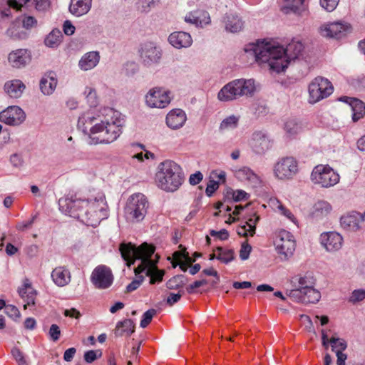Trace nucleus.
Instances as JSON below:
<instances>
[{"label": "nucleus", "instance_id": "nucleus-55", "mask_svg": "<svg viewBox=\"0 0 365 365\" xmlns=\"http://www.w3.org/2000/svg\"><path fill=\"white\" fill-rule=\"evenodd\" d=\"M250 195L242 190H237L232 192V199L235 202H241L248 200Z\"/></svg>", "mask_w": 365, "mask_h": 365}, {"label": "nucleus", "instance_id": "nucleus-54", "mask_svg": "<svg viewBox=\"0 0 365 365\" xmlns=\"http://www.w3.org/2000/svg\"><path fill=\"white\" fill-rule=\"evenodd\" d=\"M252 247L247 242H243L240 250V257L242 260H246L249 258Z\"/></svg>", "mask_w": 365, "mask_h": 365}, {"label": "nucleus", "instance_id": "nucleus-47", "mask_svg": "<svg viewBox=\"0 0 365 365\" xmlns=\"http://www.w3.org/2000/svg\"><path fill=\"white\" fill-rule=\"evenodd\" d=\"M329 342L331 346V350L335 352L336 350H340L341 351H343L347 347L346 342L342 339L332 336L330 339Z\"/></svg>", "mask_w": 365, "mask_h": 365}, {"label": "nucleus", "instance_id": "nucleus-56", "mask_svg": "<svg viewBox=\"0 0 365 365\" xmlns=\"http://www.w3.org/2000/svg\"><path fill=\"white\" fill-rule=\"evenodd\" d=\"M48 335L51 339L53 340V341H58L61 336V330L59 327L56 324H53L50 327Z\"/></svg>", "mask_w": 365, "mask_h": 365}, {"label": "nucleus", "instance_id": "nucleus-51", "mask_svg": "<svg viewBox=\"0 0 365 365\" xmlns=\"http://www.w3.org/2000/svg\"><path fill=\"white\" fill-rule=\"evenodd\" d=\"M36 217H37V215H35L31 217V220H29L27 221H21V222H17V224L16 225V229L18 231L24 232L26 230L31 228Z\"/></svg>", "mask_w": 365, "mask_h": 365}, {"label": "nucleus", "instance_id": "nucleus-49", "mask_svg": "<svg viewBox=\"0 0 365 365\" xmlns=\"http://www.w3.org/2000/svg\"><path fill=\"white\" fill-rule=\"evenodd\" d=\"M11 352L13 358L16 360L18 365H28L24 353L18 347H14Z\"/></svg>", "mask_w": 365, "mask_h": 365}, {"label": "nucleus", "instance_id": "nucleus-23", "mask_svg": "<svg viewBox=\"0 0 365 365\" xmlns=\"http://www.w3.org/2000/svg\"><path fill=\"white\" fill-rule=\"evenodd\" d=\"M222 21L225 25V31L227 32H240L244 27V21L237 13H226L222 17Z\"/></svg>", "mask_w": 365, "mask_h": 365}, {"label": "nucleus", "instance_id": "nucleus-34", "mask_svg": "<svg viewBox=\"0 0 365 365\" xmlns=\"http://www.w3.org/2000/svg\"><path fill=\"white\" fill-rule=\"evenodd\" d=\"M53 282L58 287H63L70 282V272L64 267H56L51 272Z\"/></svg>", "mask_w": 365, "mask_h": 365}, {"label": "nucleus", "instance_id": "nucleus-17", "mask_svg": "<svg viewBox=\"0 0 365 365\" xmlns=\"http://www.w3.org/2000/svg\"><path fill=\"white\" fill-rule=\"evenodd\" d=\"M351 32V27L347 24L336 21L325 24L321 27V35L325 37L341 38Z\"/></svg>", "mask_w": 365, "mask_h": 365}, {"label": "nucleus", "instance_id": "nucleus-1", "mask_svg": "<svg viewBox=\"0 0 365 365\" xmlns=\"http://www.w3.org/2000/svg\"><path fill=\"white\" fill-rule=\"evenodd\" d=\"M125 119L122 114L111 108L103 109L102 116H95L92 113L81 115L78 126L88 135L91 145L111 143L120 135Z\"/></svg>", "mask_w": 365, "mask_h": 365}, {"label": "nucleus", "instance_id": "nucleus-25", "mask_svg": "<svg viewBox=\"0 0 365 365\" xmlns=\"http://www.w3.org/2000/svg\"><path fill=\"white\" fill-rule=\"evenodd\" d=\"M169 43L176 48H188L192 43V38L190 34L184 31H175L170 34Z\"/></svg>", "mask_w": 365, "mask_h": 365}, {"label": "nucleus", "instance_id": "nucleus-14", "mask_svg": "<svg viewBox=\"0 0 365 365\" xmlns=\"http://www.w3.org/2000/svg\"><path fill=\"white\" fill-rule=\"evenodd\" d=\"M111 269L106 265H98L92 272L91 281L99 289L109 288L113 282Z\"/></svg>", "mask_w": 365, "mask_h": 365}, {"label": "nucleus", "instance_id": "nucleus-12", "mask_svg": "<svg viewBox=\"0 0 365 365\" xmlns=\"http://www.w3.org/2000/svg\"><path fill=\"white\" fill-rule=\"evenodd\" d=\"M149 247H155L144 243L138 248L130 242L121 243L119 247V251L122 258L126 262L128 266H130V264H133L135 260H139V264H142L144 257H147V254H148V251Z\"/></svg>", "mask_w": 365, "mask_h": 365}, {"label": "nucleus", "instance_id": "nucleus-27", "mask_svg": "<svg viewBox=\"0 0 365 365\" xmlns=\"http://www.w3.org/2000/svg\"><path fill=\"white\" fill-rule=\"evenodd\" d=\"M100 61V54L98 51L86 53L78 61V67L82 71H89L94 68Z\"/></svg>", "mask_w": 365, "mask_h": 365}, {"label": "nucleus", "instance_id": "nucleus-13", "mask_svg": "<svg viewBox=\"0 0 365 365\" xmlns=\"http://www.w3.org/2000/svg\"><path fill=\"white\" fill-rule=\"evenodd\" d=\"M274 176L279 180H290L298 173V162L293 157H284L274 165Z\"/></svg>", "mask_w": 365, "mask_h": 365}, {"label": "nucleus", "instance_id": "nucleus-45", "mask_svg": "<svg viewBox=\"0 0 365 365\" xmlns=\"http://www.w3.org/2000/svg\"><path fill=\"white\" fill-rule=\"evenodd\" d=\"M84 94L87 100V103L91 107H96L98 105V98L96 91L91 87H86Z\"/></svg>", "mask_w": 365, "mask_h": 365}, {"label": "nucleus", "instance_id": "nucleus-31", "mask_svg": "<svg viewBox=\"0 0 365 365\" xmlns=\"http://www.w3.org/2000/svg\"><path fill=\"white\" fill-rule=\"evenodd\" d=\"M18 292L20 297L26 303L24 305V309H27L28 307L34 305L36 292L31 286V284L28 282V280L24 283L22 287L19 288Z\"/></svg>", "mask_w": 365, "mask_h": 365}, {"label": "nucleus", "instance_id": "nucleus-64", "mask_svg": "<svg viewBox=\"0 0 365 365\" xmlns=\"http://www.w3.org/2000/svg\"><path fill=\"white\" fill-rule=\"evenodd\" d=\"M63 30L65 34L71 36L74 34L76 28L68 20H66L63 23Z\"/></svg>", "mask_w": 365, "mask_h": 365}, {"label": "nucleus", "instance_id": "nucleus-38", "mask_svg": "<svg viewBox=\"0 0 365 365\" xmlns=\"http://www.w3.org/2000/svg\"><path fill=\"white\" fill-rule=\"evenodd\" d=\"M284 129L288 137L294 138L302 131V125L300 122L292 118L285 122Z\"/></svg>", "mask_w": 365, "mask_h": 365}, {"label": "nucleus", "instance_id": "nucleus-7", "mask_svg": "<svg viewBox=\"0 0 365 365\" xmlns=\"http://www.w3.org/2000/svg\"><path fill=\"white\" fill-rule=\"evenodd\" d=\"M155 248L149 247L147 257H144L142 264H138L135 269V274L145 273L146 276L150 277V284L161 282L163 277V272L157 267L159 257L155 255Z\"/></svg>", "mask_w": 365, "mask_h": 365}, {"label": "nucleus", "instance_id": "nucleus-39", "mask_svg": "<svg viewBox=\"0 0 365 365\" xmlns=\"http://www.w3.org/2000/svg\"><path fill=\"white\" fill-rule=\"evenodd\" d=\"M62 37H63V35L60 30L53 29L46 37V38L44 40L45 45L50 48H56L61 42Z\"/></svg>", "mask_w": 365, "mask_h": 365}, {"label": "nucleus", "instance_id": "nucleus-46", "mask_svg": "<svg viewBox=\"0 0 365 365\" xmlns=\"http://www.w3.org/2000/svg\"><path fill=\"white\" fill-rule=\"evenodd\" d=\"M272 203L277 206L281 215L285 216L287 218H288L294 223H296V218L294 217L292 212L287 207H285L278 200H275L274 201L272 202Z\"/></svg>", "mask_w": 365, "mask_h": 365}, {"label": "nucleus", "instance_id": "nucleus-19", "mask_svg": "<svg viewBox=\"0 0 365 365\" xmlns=\"http://www.w3.org/2000/svg\"><path fill=\"white\" fill-rule=\"evenodd\" d=\"M250 146L256 154L262 155L271 148L272 143L267 133L255 131L252 135Z\"/></svg>", "mask_w": 365, "mask_h": 365}, {"label": "nucleus", "instance_id": "nucleus-53", "mask_svg": "<svg viewBox=\"0 0 365 365\" xmlns=\"http://www.w3.org/2000/svg\"><path fill=\"white\" fill-rule=\"evenodd\" d=\"M339 0H320L321 6L327 11H333L337 6Z\"/></svg>", "mask_w": 365, "mask_h": 365}, {"label": "nucleus", "instance_id": "nucleus-22", "mask_svg": "<svg viewBox=\"0 0 365 365\" xmlns=\"http://www.w3.org/2000/svg\"><path fill=\"white\" fill-rule=\"evenodd\" d=\"M31 59V52L27 49L19 48L11 51L8 56L9 64L14 67L20 68L27 65Z\"/></svg>", "mask_w": 365, "mask_h": 365}, {"label": "nucleus", "instance_id": "nucleus-62", "mask_svg": "<svg viewBox=\"0 0 365 365\" xmlns=\"http://www.w3.org/2000/svg\"><path fill=\"white\" fill-rule=\"evenodd\" d=\"M212 237H217L222 240H225L229 237V233L225 229L220 231L211 230L210 232Z\"/></svg>", "mask_w": 365, "mask_h": 365}, {"label": "nucleus", "instance_id": "nucleus-9", "mask_svg": "<svg viewBox=\"0 0 365 365\" xmlns=\"http://www.w3.org/2000/svg\"><path fill=\"white\" fill-rule=\"evenodd\" d=\"M138 53L140 62L148 68L159 64L163 56L161 48L153 41L141 43Z\"/></svg>", "mask_w": 365, "mask_h": 365}, {"label": "nucleus", "instance_id": "nucleus-44", "mask_svg": "<svg viewBox=\"0 0 365 365\" xmlns=\"http://www.w3.org/2000/svg\"><path fill=\"white\" fill-rule=\"evenodd\" d=\"M159 2V0H138L137 9L138 11L143 13L149 12L156 4Z\"/></svg>", "mask_w": 365, "mask_h": 365}, {"label": "nucleus", "instance_id": "nucleus-37", "mask_svg": "<svg viewBox=\"0 0 365 365\" xmlns=\"http://www.w3.org/2000/svg\"><path fill=\"white\" fill-rule=\"evenodd\" d=\"M292 282L294 284L297 283V285H295V288L292 290H306L308 288L314 287V284L313 277L310 274H307L294 277Z\"/></svg>", "mask_w": 365, "mask_h": 365}, {"label": "nucleus", "instance_id": "nucleus-35", "mask_svg": "<svg viewBox=\"0 0 365 365\" xmlns=\"http://www.w3.org/2000/svg\"><path fill=\"white\" fill-rule=\"evenodd\" d=\"M331 210V205L328 202L319 200L314 205L311 215L314 219L318 220L327 217Z\"/></svg>", "mask_w": 365, "mask_h": 365}, {"label": "nucleus", "instance_id": "nucleus-29", "mask_svg": "<svg viewBox=\"0 0 365 365\" xmlns=\"http://www.w3.org/2000/svg\"><path fill=\"white\" fill-rule=\"evenodd\" d=\"M26 86L24 83L19 80L14 79L5 83L4 89L6 94L13 98H19L21 96Z\"/></svg>", "mask_w": 365, "mask_h": 365}, {"label": "nucleus", "instance_id": "nucleus-50", "mask_svg": "<svg viewBox=\"0 0 365 365\" xmlns=\"http://www.w3.org/2000/svg\"><path fill=\"white\" fill-rule=\"evenodd\" d=\"M365 299V290L362 289H355L352 292L349 302L355 304Z\"/></svg>", "mask_w": 365, "mask_h": 365}, {"label": "nucleus", "instance_id": "nucleus-36", "mask_svg": "<svg viewBox=\"0 0 365 365\" xmlns=\"http://www.w3.org/2000/svg\"><path fill=\"white\" fill-rule=\"evenodd\" d=\"M135 331V324L132 319H126L118 322L116 324L114 334L116 337L130 336Z\"/></svg>", "mask_w": 365, "mask_h": 365}, {"label": "nucleus", "instance_id": "nucleus-11", "mask_svg": "<svg viewBox=\"0 0 365 365\" xmlns=\"http://www.w3.org/2000/svg\"><path fill=\"white\" fill-rule=\"evenodd\" d=\"M274 246L280 259L287 260L293 255L296 242L291 232L282 230L276 237Z\"/></svg>", "mask_w": 365, "mask_h": 365}, {"label": "nucleus", "instance_id": "nucleus-3", "mask_svg": "<svg viewBox=\"0 0 365 365\" xmlns=\"http://www.w3.org/2000/svg\"><path fill=\"white\" fill-rule=\"evenodd\" d=\"M58 205L62 212L88 226L96 227L108 215L106 197L101 192L88 198L78 193L69 192L58 200Z\"/></svg>", "mask_w": 365, "mask_h": 365}, {"label": "nucleus", "instance_id": "nucleus-21", "mask_svg": "<svg viewBox=\"0 0 365 365\" xmlns=\"http://www.w3.org/2000/svg\"><path fill=\"white\" fill-rule=\"evenodd\" d=\"M320 242L327 251L335 252L341 248L343 237L336 232H323L320 235Z\"/></svg>", "mask_w": 365, "mask_h": 365}, {"label": "nucleus", "instance_id": "nucleus-24", "mask_svg": "<svg viewBox=\"0 0 365 365\" xmlns=\"http://www.w3.org/2000/svg\"><path fill=\"white\" fill-rule=\"evenodd\" d=\"M339 101L349 104L352 111V120L354 122H356L364 117L365 114V104L361 100L343 96L339 98Z\"/></svg>", "mask_w": 365, "mask_h": 365}, {"label": "nucleus", "instance_id": "nucleus-48", "mask_svg": "<svg viewBox=\"0 0 365 365\" xmlns=\"http://www.w3.org/2000/svg\"><path fill=\"white\" fill-rule=\"evenodd\" d=\"M157 311L155 309H150L146 311L142 317L140 326L142 328H145L152 321L153 317L156 314Z\"/></svg>", "mask_w": 365, "mask_h": 365}, {"label": "nucleus", "instance_id": "nucleus-5", "mask_svg": "<svg viewBox=\"0 0 365 365\" xmlns=\"http://www.w3.org/2000/svg\"><path fill=\"white\" fill-rule=\"evenodd\" d=\"M255 91L253 79L240 78L225 84L218 92L217 98L220 101L227 102L240 97L252 96Z\"/></svg>", "mask_w": 365, "mask_h": 365}, {"label": "nucleus", "instance_id": "nucleus-8", "mask_svg": "<svg viewBox=\"0 0 365 365\" xmlns=\"http://www.w3.org/2000/svg\"><path fill=\"white\" fill-rule=\"evenodd\" d=\"M312 182L322 187H333L339 182V175L329 165H317L311 173Z\"/></svg>", "mask_w": 365, "mask_h": 365}, {"label": "nucleus", "instance_id": "nucleus-57", "mask_svg": "<svg viewBox=\"0 0 365 365\" xmlns=\"http://www.w3.org/2000/svg\"><path fill=\"white\" fill-rule=\"evenodd\" d=\"M219 182L215 180H210L207 185L205 193L208 197H211L212 194L218 189Z\"/></svg>", "mask_w": 365, "mask_h": 365}, {"label": "nucleus", "instance_id": "nucleus-61", "mask_svg": "<svg viewBox=\"0 0 365 365\" xmlns=\"http://www.w3.org/2000/svg\"><path fill=\"white\" fill-rule=\"evenodd\" d=\"M203 178V175L200 171H197L195 173L190 175L189 178V182L192 185H196L199 184Z\"/></svg>", "mask_w": 365, "mask_h": 365}, {"label": "nucleus", "instance_id": "nucleus-6", "mask_svg": "<svg viewBox=\"0 0 365 365\" xmlns=\"http://www.w3.org/2000/svg\"><path fill=\"white\" fill-rule=\"evenodd\" d=\"M148 202L142 193H135L130 196L124 209L127 220L131 222L142 221L147 213Z\"/></svg>", "mask_w": 365, "mask_h": 365}, {"label": "nucleus", "instance_id": "nucleus-41", "mask_svg": "<svg viewBox=\"0 0 365 365\" xmlns=\"http://www.w3.org/2000/svg\"><path fill=\"white\" fill-rule=\"evenodd\" d=\"M304 0H284L285 4L282 6V11L288 14L291 12L299 13Z\"/></svg>", "mask_w": 365, "mask_h": 365}, {"label": "nucleus", "instance_id": "nucleus-28", "mask_svg": "<svg viewBox=\"0 0 365 365\" xmlns=\"http://www.w3.org/2000/svg\"><path fill=\"white\" fill-rule=\"evenodd\" d=\"M235 177L240 181L247 182L252 187H257L261 180L250 168L243 167L235 172Z\"/></svg>", "mask_w": 365, "mask_h": 365}, {"label": "nucleus", "instance_id": "nucleus-60", "mask_svg": "<svg viewBox=\"0 0 365 365\" xmlns=\"http://www.w3.org/2000/svg\"><path fill=\"white\" fill-rule=\"evenodd\" d=\"M5 312L10 317L19 318L20 317V312L19 309L14 305H7L6 307Z\"/></svg>", "mask_w": 365, "mask_h": 365}, {"label": "nucleus", "instance_id": "nucleus-59", "mask_svg": "<svg viewBox=\"0 0 365 365\" xmlns=\"http://www.w3.org/2000/svg\"><path fill=\"white\" fill-rule=\"evenodd\" d=\"M207 283L206 279H202V280H196L192 284L188 285L186 287V290L188 294H193L195 293V290L197 288L200 287L202 285H205Z\"/></svg>", "mask_w": 365, "mask_h": 365}, {"label": "nucleus", "instance_id": "nucleus-42", "mask_svg": "<svg viewBox=\"0 0 365 365\" xmlns=\"http://www.w3.org/2000/svg\"><path fill=\"white\" fill-rule=\"evenodd\" d=\"M239 120L240 117L235 115H232L225 118L220 125V130L222 131L237 128L238 125Z\"/></svg>", "mask_w": 365, "mask_h": 365}, {"label": "nucleus", "instance_id": "nucleus-32", "mask_svg": "<svg viewBox=\"0 0 365 365\" xmlns=\"http://www.w3.org/2000/svg\"><path fill=\"white\" fill-rule=\"evenodd\" d=\"M92 0H71L69 11L76 16L86 14L91 8Z\"/></svg>", "mask_w": 365, "mask_h": 365}, {"label": "nucleus", "instance_id": "nucleus-43", "mask_svg": "<svg viewBox=\"0 0 365 365\" xmlns=\"http://www.w3.org/2000/svg\"><path fill=\"white\" fill-rule=\"evenodd\" d=\"M204 19L202 21L199 16H195L192 13H190L185 17V21L187 23L193 24L197 26L202 24H209L210 23V17L207 12L203 13Z\"/></svg>", "mask_w": 365, "mask_h": 365}, {"label": "nucleus", "instance_id": "nucleus-30", "mask_svg": "<svg viewBox=\"0 0 365 365\" xmlns=\"http://www.w3.org/2000/svg\"><path fill=\"white\" fill-rule=\"evenodd\" d=\"M57 86V78L54 73L51 72L44 75L39 83L41 91L46 96L51 95Z\"/></svg>", "mask_w": 365, "mask_h": 365}, {"label": "nucleus", "instance_id": "nucleus-2", "mask_svg": "<svg viewBox=\"0 0 365 365\" xmlns=\"http://www.w3.org/2000/svg\"><path fill=\"white\" fill-rule=\"evenodd\" d=\"M304 46L299 41L292 40L286 48L264 40L246 45L245 51L252 55L259 64H267L277 73L284 71L292 61L303 56Z\"/></svg>", "mask_w": 365, "mask_h": 365}, {"label": "nucleus", "instance_id": "nucleus-15", "mask_svg": "<svg viewBox=\"0 0 365 365\" xmlns=\"http://www.w3.org/2000/svg\"><path fill=\"white\" fill-rule=\"evenodd\" d=\"M170 95V92L163 88H153L145 95L146 104L150 108H164L171 101Z\"/></svg>", "mask_w": 365, "mask_h": 365}, {"label": "nucleus", "instance_id": "nucleus-40", "mask_svg": "<svg viewBox=\"0 0 365 365\" xmlns=\"http://www.w3.org/2000/svg\"><path fill=\"white\" fill-rule=\"evenodd\" d=\"M215 252H217L216 259L225 264H228L235 259V253L232 250L217 247Z\"/></svg>", "mask_w": 365, "mask_h": 365}, {"label": "nucleus", "instance_id": "nucleus-58", "mask_svg": "<svg viewBox=\"0 0 365 365\" xmlns=\"http://www.w3.org/2000/svg\"><path fill=\"white\" fill-rule=\"evenodd\" d=\"M259 217L255 216L250 217L246 222L245 225L250 228V235L253 236L255 234L256 224L258 222Z\"/></svg>", "mask_w": 365, "mask_h": 365}, {"label": "nucleus", "instance_id": "nucleus-52", "mask_svg": "<svg viewBox=\"0 0 365 365\" xmlns=\"http://www.w3.org/2000/svg\"><path fill=\"white\" fill-rule=\"evenodd\" d=\"M135 274L137 278L133 280L130 284H128L126 287V291L128 292H132L136 290L142 284L144 280V277L142 275Z\"/></svg>", "mask_w": 365, "mask_h": 365}, {"label": "nucleus", "instance_id": "nucleus-63", "mask_svg": "<svg viewBox=\"0 0 365 365\" xmlns=\"http://www.w3.org/2000/svg\"><path fill=\"white\" fill-rule=\"evenodd\" d=\"M10 163L14 167L19 168L23 165V160L20 155L14 153L10 157Z\"/></svg>", "mask_w": 365, "mask_h": 365}, {"label": "nucleus", "instance_id": "nucleus-33", "mask_svg": "<svg viewBox=\"0 0 365 365\" xmlns=\"http://www.w3.org/2000/svg\"><path fill=\"white\" fill-rule=\"evenodd\" d=\"M359 212H353L340 218L341 227L346 230L356 231L359 229Z\"/></svg>", "mask_w": 365, "mask_h": 365}, {"label": "nucleus", "instance_id": "nucleus-4", "mask_svg": "<svg viewBox=\"0 0 365 365\" xmlns=\"http://www.w3.org/2000/svg\"><path fill=\"white\" fill-rule=\"evenodd\" d=\"M155 175L158 185L166 192L178 190L184 181L182 168L175 162L166 160L160 163Z\"/></svg>", "mask_w": 365, "mask_h": 365}, {"label": "nucleus", "instance_id": "nucleus-16", "mask_svg": "<svg viewBox=\"0 0 365 365\" xmlns=\"http://www.w3.org/2000/svg\"><path fill=\"white\" fill-rule=\"evenodd\" d=\"M26 120L25 112L17 106H11L0 112V121L6 125L17 126Z\"/></svg>", "mask_w": 365, "mask_h": 365}, {"label": "nucleus", "instance_id": "nucleus-10", "mask_svg": "<svg viewBox=\"0 0 365 365\" xmlns=\"http://www.w3.org/2000/svg\"><path fill=\"white\" fill-rule=\"evenodd\" d=\"M333 92L331 83L327 78L316 77L309 85V102L315 103L327 98Z\"/></svg>", "mask_w": 365, "mask_h": 365}, {"label": "nucleus", "instance_id": "nucleus-26", "mask_svg": "<svg viewBox=\"0 0 365 365\" xmlns=\"http://www.w3.org/2000/svg\"><path fill=\"white\" fill-rule=\"evenodd\" d=\"M187 120L186 114L182 109L176 108L170 111L166 116V124L172 129L181 128Z\"/></svg>", "mask_w": 365, "mask_h": 365}, {"label": "nucleus", "instance_id": "nucleus-18", "mask_svg": "<svg viewBox=\"0 0 365 365\" xmlns=\"http://www.w3.org/2000/svg\"><path fill=\"white\" fill-rule=\"evenodd\" d=\"M30 2L34 4L36 9L39 11L46 10L50 5L48 0H8L7 5L9 8L2 11V15L8 17L10 16L11 8L19 11L24 5L29 6Z\"/></svg>", "mask_w": 365, "mask_h": 365}, {"label": "nucleus", "instance_id": "nucleus-20", "mask_svg": "<svg viewBox=\"0 0 365 365\" xmlns=\"http://www.w3.org/2000/svg\"><path fill=\"white\" fill-rule=\"evenodd\" d=\"M289 297L297 302L302 304H314L319 302L321 298V294L319 291L314 289V287L306 290H290Z\"/></svg>", "mask_w": 365, "mask_h": 365}]
</instances>
